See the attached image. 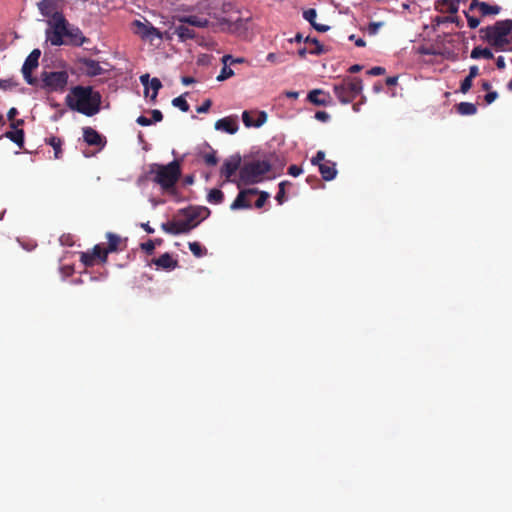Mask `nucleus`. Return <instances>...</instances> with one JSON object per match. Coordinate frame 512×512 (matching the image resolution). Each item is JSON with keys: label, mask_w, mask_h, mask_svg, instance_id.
Here are the masks:
<instances>
[{"label": "nucleus", "mask_w": 512, "mask_h": 512, "mask_svg": "<svg viewBox=\"0 0 512 512\" xmlns=\"http://www.w3.org/2000/svg\"><path fill=\"white\" fill-rule=\"evenodd\" d=\"M203 160L207 166H215L218 163L216 152L212 151L203 155Z\"/></svg>", "instance_id": "a19ab883"}, {"label": "nucleus", "mask_w": 512, "mask_h": 512, "mask_svg": "<svg viewBox=\"0 0 512 512\" xmlns=\"http://www.w3.org/2000/svg\"><path fill=\"white\" fill-rule=\"evenodd\" d=\"M40 56L41 51L39 49L32 50L22 66L23 77L30 85H34L37 82L36 78L32 76V71L38 67Z\"/></svg>", "instance_id": "9b49d317"}, {"label": "nucleus", "mask_w": 512, "mask_h": 512, "mask_svg": "<svg viewBox=\"0 0 512 512\" xmlns=\"http://www.w3.org/2000/svg\"><path fill=\"white\" fill-rule=\"evenodd\" d=\"M362 90V80L358 77H345L340 83L333 86L334 94L342 104L353 102Z\"/></svg>", "instance_id": "0eeeda50"}, {"label": "nucleus", "mask_w": 512, "mask_h": 512, "mask_svg": "<svg viewBox=\"0 0 512 512\" xmlns=\"http://www.w3.org/2000/svg\"><path fill=\"white\" fill-rule=\"evenodd\" d=\"M207 200L211 204H220L224 200V194L219 189H211L208 193Z\"/></svg>", "instance_id": "72a5a7b5"}, {"label": "nucleus", "mask_w": 512, "mask_h": 512, "mask_svg": "<svg viewBox=\"0 0 512 512\" xmlns=\"http://www.w3.org/2000/svg\"><path fill=\"white\" fill-rule=\"evenodd\" d=\"M267 120V114L263 111L259 112L258 113V118L257 120L255 121V127H260L262 126Z\"/></svg>", "instance_id": "603ef678"}, {"label": "nucleus", "mask_w": 512, "mask_h": 512, "mask_svg": "<svg viewBox=\"0 0 512 512\" xmlns=\"http://www.w3.org/2000/svg\"><path fill=\"white\" fill-rule=\"evenodd\" d=\"M258 193V189L256 188H249L241 190L235 200L232 202L230 208L232 210H238V209H249L252 207L251 201L248 199L251 195H256Z\"/></svg>", "instance_id": "2eb2a0df"}, {"label": "nucleus", "mask_w": 512, "mask_h": 512, "mask_svg": "<svg viewBox=\"0 0 512 512\" xmlns=\"http://www.w3.org/2000/svg\"><path fill=\"white\" fill-rule=\"evenodd\" d=\"M189 249L192 252V254L197 257H203L207 254V249L202 246L199 242H190L189 243Z\"/></svg>", "instance_id": "f704fd0d"}, {"label": "nucleus", "mask_w": 512, "mask_h": 512, "mask_svg": "<svg viewBox=\"0 0 512 512\" xmlns=\"http://www.w3.org/2000/svg\"><path fill=\"white\" fill-rule=\"evenodd\" d=\"M174 34L178 36L181 42L193 40L197 37V33L195 32V30L188 24L183 22H178V24L175 25Z\"/></svg>", "instance_id": "6ab92c4d"}, {"label": "nucleus", "mask_w": 512, "mask_h": 512, "mask_svg": "<svg viewBox=\"0 0 512 512\" xmlns=\"http://www.w3.org/2000/svg\"><path fill=\"white\" fill-rule=\"evenodd\" d=\"M24 124L23 119L13 120L10 124V127L14 130L18 129L19 126H22Z\"/></svg>", "instance_id": "69168bd1"}, {"label": "nucleus", "mask_w": 512, "mask_h": 512, "mask_svg": "<svg viewBox=\"0 0 512 512\" xmlns=\"http://www.w3.org/2000/svg\"><path fill=\"white\" fill-rule=\"evenodd\" d=\"M232 60L231 55H224L222 58V62L224 63V67L222 68L220 74L217 76V81H224L234 75V71L227 67V62Z\"/></svg>", "instance_id": "c756f323"}, {"label": "nucleus", "mask_w": 512, "mask_h": 512, "mask_svg": "<svg viewBox=\"0 0 512 512\" xmlns=\"http://www.w3.org/2000/svg\"><path fill=\"white\" fill-rule=\"evenodd\" d=\"M215 129L228 134H235L238 131L237 119L233 117L221 118L215 122Z\"/></svg>", "instance_id": "aec40b11"}, {"label": "nucleus", "mask_w": 512, "mask_h": 512, "mask_svg": "<svg viewBox=\"0 0 512 512\" xmlns=\"http://www.w3.org/2000/svg\"><path fill=\"white\" fill-rule=\"evenodd\" d=\"M308 101L317 106H327L330 97L321 89L311 90L307 95Z\"/></svg>", "instance_id": "4be33fe9"}, {"label": "nucleus", "mask_w": 512, "mask_h": 512, "mask_svg": "<svg viewBox=\"0 0 512 512\" xmlns=\"http://www.w3.org/2000/svg\"><path fill=\"white\" fill-rule=\"evenodd\" d=\"M325 161V152L322 150H319L314 157L311 159V163L314 166H320Z\"/></svg>", "instance_id": "c03bdc74"}, {"label": "nucleus", "mask_w": 512, "mask_h": 512, "mask_svg": "<svg viewBox=\"0 0 512 512\" xmlns=\"http://www.w3.org/2000/svg\"><path fill=\"white\" fill-rule=\"evenodd\" d=\"M256 195H258V199L255 202V207L257 209H260V208H262L265 205V203L269 199L270 195H269L268 192L259 191V190H258V193Z\"/></svg>", "instance_id": "58836bf2"}, {"label": "nucleus", "mask_w": 512, "mask_h": 512, "mask_svg": "<svg viewBox=\"0 0 512 512\" xmlns=\"http://www.w3.org/2000/svg\"><path fill=\"white\" fill-rule=\"evenodd\" d=\"M140 82L145 87L144 92H145L146 96L149 93V86H150V88L153 91L152 95H151V101L154 102L156 100L159 90L162 88L161 81L156 77H154L150 80L149 74H144V75L140 76Z\"/></svg>", "instance_id": "a211bd4d"}, {"label": "nucleus", "mask_w": 512, "mask_h": 512, "mask_svg": "<svg viewBox=\"0 0 512 512\" xmlns=\"http://www.w3.org/2000/svg\"><path fill=\"white\" fill-rule=\"evenodd\" d=\"M37 6L40 13L45 17L52 15L55 10L53 0H41L37 3Z\"/></svg>", "instance_id": "473e14b6"}, {"label": "nucleus", "mask_w": 512, "mask_h": 512, "mask_svg": "<svg viewBox=\"0 0 512 512\" xmlns=\"http://www.w3.org/2000/svg\"><path fill=\"white\" fill-rule=\"evenodd\" d=\"M473 85V79L469 76H466L465 79L461 82L460 92L466 94Z\"/></svg>", "instance_id": "37998d69"}, {"label": "nucleus", "mask_w": 512, "mask_h": 512, "mask_svg": "<svg viewBox=\"0 0 512 512\" xmlns=\"http://www.w3.org/2000/svg\"><path fill=\"white\" fill-rule=\"evenodd\" d=\"M363 69V66L362 65H359V64H354L352 66L349 67L348 71L352 74L354 73H358L360 72L361 70Z\"/></svg>", "instance_id": "0e129e2a"}, {"label": "nucleus", "mask_w": 512, "mask_h": 512, "mask_svg": "<svg viewBox=\"0 0 512 512\" xmlns=\"http://www.w3.org/2000/svg\"><path fill=\"white\" fill-rule=\"evenodd\" d=\"M460 0H438L435 9L442 13L455 14L458 11Z\"/></svg>", "instance_id": "b1692460"}, {"label": "nucleus", "mask_w": 512, "mask_h": 512, "mask_svg": "<svg viewBox=\"0 0 512 512\" xmlns=\"http://www.w3.org/2000/svg\"><path fill=\"white\" fill-rule=\"evenodd\" d=\"M241 167L240 155H233L223 163L221 167V175L225 177L226 182H233L237 184L238 181L232 179V176L237 170L240 171Z\"/></svg>", "instance_id": "f8f14e48"}, {"label": "nucleus", "mask_w": 512, "mask_h": 512, "mask_svg": "<svg viewBox=\"0 0 512 512\" xmlns=\"http://www.w3.org/2000/svg\"><path fill=\"white\" fill-rule=\"evenodd\" d=\"M302 173V168L297 166V165H291L289 166L288 168V174L293 176V177H297L299 176L300 174Z\"/></svg>", "instance_id": "3c124183"}, {"label": "nucleus", "mask_w": 512, "mask_h": 512, "mask_svg": "<svg viewBox=\"0 0 512 512\" xmlns=\"http://www.w3.org/2000/svg\"><path fill=\"white\" fill-rule=\"evenodd\" d=\"M475 8H478L480 10V13L482 16H488V15H497L501 8L498 5H490L486 2H471L469 6V10L472 11Z\"/></svg>", "instance_id": "412c9836"}, {"label": "nucleus", "mask_w": 512, "mask_h": 512, "mask_svg": "<svg viewBox=\"0 0 512 512\" xmlns=\"http://www.w3.org/2000/svg\"><path fill=\"white\" fill-rule=\"evenodd\" d=\"M172 105L179 108L183 112H188L190 108L188 102L184 99L183 96H178L174 98L172 100Z\"/></svg>", "instance_id": "e433bc0d"}, {"label": "nucleus", "mask_w": 512, "mask_h": 512, "mask_svg": "<svg viewBox=\"0 0 512 512\" xmlns=\"http://www.w3.org/2000/svg\"><path fill=\"white\" fill-rule=\"evenodd\" d=\"M150 173L155 174L153 181L158 184L164 191L170 192L174 189L176 183L181 177L182 171L180 162L173 160L172 162L162 165L153 164Z\"/></svg>", "instance_id": "20e7f679"}, {"label": "nucleus", "mask_w": 512, "mask_h": 512, "mask_svg": "<svg viewBox=\"0 0 512 512\" xmlns=\"http://www.w3.org/2000/svg\"><path fill=\"white\" fill-rule=\"evenodd\" d=\"M385 82L387 86H394L398 82V76L387 77Z\"/></svg>", "instance_id": "680f3d73"}, {"label": "nucleus", "mask_w": 512, "mask_h": 512, "mask_svg": "<svg viewBox=\"0 0 512 512\" xmlns=\"http://www.w3.org/2000/svg\"><path fill=\"white\" fill-rule=\"evenodd\" d=\"M207 15L216 20L222 30L234 34H244L248 30L249 18H242L234 5L224 0H207Z\"/></svg>", "instance_id": "f257e3e1"}, {"label": "nucleus", "mask_w": 512, "mask_h": 512, "mask_svg": "<svg viewBox=\"0 0 512 512\" xmlns=\"http://www.w3.org/2000/svg\"><path fill=\"white\" fill-rule=\"evenodd\" d=\"M305 43L307 44H310L312 45L313 47L311 49H309V53L310 54H313V55H322L326 52H328V49L322 45L318 39L316 38H311V37H306L305 38Z\"/></svg>", "instance_id": "c85d7f7f"}, {"label": "nucleus", "mask_w": 512, "mask_h": 512, "mask_svg": "<svg viewBox=\"0 0 512 512\" xmlns=\"http://www.w3.org/2000/svg\"><path fill=\"white\" fill-rule=\"evenodd\" d=\"M471 58L472 59H480V58H484V59H493V53L490 49L488 48H483L481 46H476L473 48V50L471 51Z\"/></svg>", "instance_id": "7c9ffc66"}, {"label": "nucleus", "mask_w": 512, "mask_h": 512, "mask_svg": "<svg viewBox=\"0 0 512 512\" xmlns=\"http://www.w3.org/2000/svg\"><path fill=\"white\" fill-rule=\"evenodd\" d=\"M286 184H287L286 181L279 183V190L275 197V199L279 205H282L285 202V199H286L285 198V186H286Z\"/></svg>", "instance_id": "79ce46f5"}, {"label": "nucleus", "mask_w": 512, "mask_h": 512, "mask_svg": "<svg viewBox=\"0 0 512 512\" xmlns=\"http://www.w3.org/2000/svg\"><path fill=\"white\" fill-rule=\"evenodd\" d=\"M315 118L319 121L326 122L329 120L330 115L326 111H317L315 113Z\"/></svg>", "instance_id": "5fc2aeb1"}, {"label": "nucleus", "mask_w": 512, "mask_h": 512, "mask_svg": "<svg viewBox=\"0 0 512 512\" xmlns=\"http://www.w3.org/2000/svg\"><path fill=\"white\" fill-rule=\"evenodd\" d=\"M479 75V68L476 65H473L469 68V74L467 76L472 79L476 78Z\"/></svg>", "instance_id": "bf43d9fd"}, {"label": "nucleus", "mask_w": 512, "mask_h": 512, "mask_svg": "<svg viewBox=\"0 0 512 512\" xmlns=\"http://www.w3.org/2000/svg\"><path fill=\"white\" fill-rule=\"evenodd\" d=\"M318 168L322 178L325 181H331L337 175L335 163L331 162L330 160L324 161V163L321 164Z\"/></svg>", "instance_id": "393cba45"}, {"label": "nucleus", "mask_w": 512, "mask_h": 512, "mask_svg": "<svg viewBox=\"0 0 512 512\" xmlns=\"http://www.w3.org/2000/svg\"><path fill=\"white\" fill-rule=\"evenodd\" d=\"M318 32H327L330 29V26L324 24H318L317 22L312 26Z\"/></svg>", "instance_id": "052dcab7"}, {"label": "nucleus", "mask_w": 512, "mask_h": 512, "mask_svg": "<svg viewBox=\"0 0 512 512\" xmlns=\"http://www.w3.org/2000/svg\"><path fill=\"white\" fill-rule=\"evenodd\" d=\"M47 40L54 46L65 44L77 47L88 41L79 28L70 26L61 15L54 16L52 30L47 31Z\"/></svg>", "instance_id": "7ed1b4c3"}, {"label": "nucleus", "mask_w": 512, "mask_h": 512, "mask_svg": "<svg viewBox=\"0 0 512 512\" xmlns=\"http://www.w3.org/2000/svg\"><path fill=\"white\" fill-rule=\"evenodd\" d=\"M151 114H152V122L162 121L163 114L160 110H158V109L152 110Z\"/></svg>", "instance_id": "4d7b16f0"}, {"label": "nucleus", "mask_w": 512, "mask_h": 512, "mask_svg": "<svg viewBox=\"0 0 512 512\" xmlns=\"http://www.w3.org/2000/svg\"><path fill=\"white\" fill-rule=\"evenodd\" d=\"M349 40L354 41L357 47H364L366 45V42L362 38L355 39L354 34L349 36Z\"/></svg>", "instance_id": "13d9d810"}, {"label": "nucleus", "mask_w": 512, "mask_h": 512, "mask_svg": "<svg viewBox=\"0 0 512 512\" xmlns=\"http://www.w3.org/2000/svg\"><path fill=\"white\" fill-rule=\"evenodd\" d=\"M2 137L8 138L14 142L19 147V149L24 150L25 133L23 129H13L12 131H7L0 136V138Z\"/></svg>", "instance_id": "bb28decb"}, {"label": "nucleus", "mask_w": 512, "mask_h": 512, "mask_svg": "<svg viewBox=\"0 0 512 512\" xmlns=\"http://www.w3.org/2000/svg\"><path fill=\"white\" fill-rule=\"evenodd\" d=\"M80 69L83 74L90 77L101 75L104 71L98 61L90 58L80 60Z\"/></svg>", "instance_id": "dca6fc26"}, {"label": "nucleus", "mask_w": 512, "mask_h": 512, "mask_svg": "<svg viewBox=\"0 0 512 512\" xmlns=\"http://www.w3.org/2000/svg\"><path fill=\"white\" fill-rule=\"evenodd\" d=\"M106 237L108 239V245L103 252L104 258H108L109 253L123 251L126 248V245L119 235L108 232Z\"/></svg>", "instance_id": "f3484780"}, {"label": "nucleus", "mask_w": 512, "mask_h": 512, "mask_svg": "<svg viewBox=\"0 0 512 512\" xmlns=\"http://www.w3.org/2000/svg\"><path fill=\"white\" fill-rule=\"evenodd\" d=\"M68 73L66 71H44L41 74L43 87L50 92H62L68 83Z\"/></svg>", "instance_id": "1a4fd4ad"}, {"label": "nucleus", "mask_w": 512, "mask_h": 512, "mask_svg": "<svg viewBox=\"0 0 512 512\" xmlns=\"http://www.w3.org/2000/svg\"><path fill=\"white\" fill-rule=\"evenodd\" d=\"M156 243L153 240H148L145 243L141 244V248L147 253L152 254L155 250Z\"/></svg>", "instance_id": "de8ad7c7"}, {"label": "nucleus", "mask_w": 512, "mask_h": 512, "mask_svg": "<svg viewBox=\"0 0 512 512\" xmlns=\"http://www.w3.org/2000/svg\"><path fill=\"white\" fill-rule=\"evenodd\" d=\"M464 13H465V16H466V19H467L468 26L471 29L477 28L479 26V24H480V19L477 18V17L469 15L467 12H464Z\"/></svg>", "instance_id": "49530a36"}, {"label": "nucleus", "mask_w": 512, "mask_h": 512, "mask_svg": "<svg viewBox=\"0 0 512 512\" xmlns=\"http://www.w3.org/2000/svg\"><path fill=\"white\" fill-rule=\"evenodd\" d=\"M161 228L164 232L172 234V235H179V234H186L187 229L183 225H181L180 220L175 221H168L166 223H162Z\"/></svg>", "instance_id": "a878e982"}, {"label": "nucleus", "mask_w": 512, "mask_h": 512, "mask_svg": "<svg viewBox=\"0 0 512 512\" xmlns=\"http://www.w3.org/2000/svg\"><path fill=\"white\" fill-rule=\"evenodd\" d=\"M18 114V110L15 107L9 109L7 117L10 121H13L15 116Z\"/></svg>", "instance_id": "e2e57ef3"}, {"label": "nucleus", "mask_w": 512, "mask_h": 512, "mask_svg": "<svg viewBox=\"0 0 512 512\" xmlns=\"http://www.w3.org/2000/svg\"><path fill=\"white\" fill-rule=\"evenodd\" d=\"M212 105V101L210 99H206L202 105L198 106L196 111L198 113H206L209 111L210 107Z\"/></svg>", "instance_id": "09e8293b"}, {"label": "nucleus", "mask_w": 512, "mask_h": 512, "mask_svg": "<svg viewBox=\"0 0 512 512\" xmlns=\"http://www.w3.org/2000/svg\"><path fill=\"white\" fill-rule=\"evenodd\" d=\"M45 143L50 145L53 150H54V158L55 159H61L62 158V154H63V150H62V145H63V140L57 136H51L49 138H46L45 139Z\"/></svg>", "instance_id": "cd10ccee"}, {"label": "nucleus", "mask_w": 512, "mask_h": 512, "mask_svg": "<svg viewBox=\"0 0 512 512\" xmlns=\"http://www.w3.org/2000/svg\"><path fill=\"white\" fill-rule=\"evenodd\" d=\"M181 82L183 85H190L195 82V79L193 77L184 76L182 77Z\"/></svg>", "instance_id": "774afa93"}, {"label": "nucleus", "mask_w": 512, "mask_h": 512, "mask_svg": "<svg viewBox=\"0 0 512 512\" xmlns=\"http://www.w3.org/2000/svg\"><path fill=\"white\" fill-rule=\"evenodd\" d=\"M177 21L186 23L193 29L214 26V23L207 16H204L203 13L178 16Z\"/></svg>", "instance_id": "ddd939ff"}, {"label": "nucleus", "mask_w": 512, "mask_h": 512, "mask_svg": "<svg viewBox=\"0 0 512 512\" xmlns=\"http://www.w3.org/2000/svg\"><path fill=\"white\" fill-rule=\"evenodd\" d=\"M317 12L314 8H309L303 12V18L308 21L311 26L316 23Z\"/></svg>", "instance_id": "ea45409f"}, {"label": "nucleus", "mask_w": 512, "mask_h": 512, "mask_svg": "<svg viewBox=\"0 0 512 512\" xmlns=\"http://www.w3.org/2000/svg\"><path fill=\"white\" fill-rule=\"evenodd\" d=\"M512 31V20H500L494 25H490L480 29L483 38L493 46L496 51H504L505 47L510 44L508 39Z\"/></svg>", "instance_id": "39448f33"}, {"label": "nucleus", "mask_w": 512, "mask_h": 512, "mask_svg": "<svg viewBox=\"0 0 512 512\" xmlns=\"http://www.w3.org/2000/svg\"><path fill=\"white\" fill-rule=\"evenodd\" d=\"M102 96L91 86H74L65 97V103L72 111L91 117L100 111Z\"/></svg>", "instance_id": "f03ea898"}, {"label": "nucleus", "mask_w": 512, "mask_h": 512, "mask_svg": "<svg viewBox=\"0 0 512 512\" xmlns=\"http://www.w3.org/2000/svg\"><path fill=\"white\" fill-rule=\"evenodd\" d=\"M136 122L137 124L141 125V126H149L152 124V120L141 115L139 116L137 119H136Z\"/></svg>", "instance_id": "6e6d98bb"}, {"label": "nucleus", "mask_w": 512, "mask_h": 512, "mask_svg": "<svg viewBox=\"0 0 512 512\" xmlns=\"http://www.w3.org/2000/svg\"><path fill=\"white\" fill-rule=\"evenodd\" d=\"M242 120L246 127H255V121L253 120L249 111H244L242 114Z\"/></svg>", "instance_id": "a18cd8bd"}, {"label": "nucleus", "mask_w": 512, "mask_h": 512, "mask_svg": "<svg viewBox=\"0 0 512 512\" xmlns=\"http://www.w3.org/2000/svg\"><path fill=\"white\" fill-rule=\"evenodd\" d=\"M152 263L164 270H172L178 266V261L173 259L169 253H164L159 258L153 259Z\"/></svg>", "instance_id": "5701e85b"}, {"label": "nucleus", "mask_w": 512, "mask_h": 512, "mask_svg": "<svg viewBox=\"0 0 512 512\" xmlns=\"http://www.w3.org/2000/svg\"><path fill=\"white\" fill-rule=\"evenodd\" d=\"M96 258L92 255L91 251L82 252L80 256V261L83 263L85 267H92L96 263Z\"/></svg>", "instance_id": "c9c22d12"}, {"label": "nucleus", "mask_w": 512, "mask_h": 512, "mask_svg": "<svg viewBox=\"0 0 512 512\" xmlns=\"http://www.w3.org/2000/svg\"><path fill=\"white\" fill-rule=\"evenodd\" d=\"M456 109L461 115H474L477 112V106L470 102H461L456 105Z\"/></svg>", "instance_id": "2f4dec72"}, {"label": "nucleus", "mask_w": 512, "mask_h": 512, "mask_svg": "<svg viewBox=\"0 0 512 512\" xmlns=\"http://www.w3.org/2000/svg\"><path fill=\"white\" fill-rule=\"evenodd\" d=\"M133 33L144 41L153 42L155 38L162 39V33L149 21L134 20L131 24Z\"/></svg>", "instance_id": "9d476101"}, {"label": "nucleus", "mask_w": 512, "mask_h": 512, "mask_svg": "<svg viewBox=\"0 0 512 512\" xmlns=\"http://www.w3.org/2000/svg\"><path fill=\"white\" fill-rule=\"evenodd\" d=\"M105 248H103L100 244H97L91 250L92 255L98 259L101 263H106L108 258H104L103 252Z\"/></svg>", "instance_id": "4c0bfd02"}, {"label": "nucleus", "mask_w": 512, "mask_h": 512, "mask_svg": "<svg viewBox=\"0 0 512 512\" xmlns=\"http://www.w3.org/2000/svg\"><path fill=\"white\" fill-rule=\"evenodd\" d=\"M180 214L183 216L179 219L181 225L186 227L188 233L210 215V210L204 206H190L180 210Z\"/></svg>", "instance_id": "6e6552de"}, {"label": "nucleus", "mask_w": 512, "mask_h": 512, "mask_svg": "<svg viewBox=\"0 0 512 512\" xmlns=\"http://www.w3.org/2000/svg\"><path fill=\"white\" fill-rule=\"evenodd\" d=\"M272 166L268 160H253L245 162L239 171L238 188L244 185L259 183L263 176L270 172Z\"/></svg>", "instance_id": "423d86ee"}, {"label": "nucleus", "mask_w": 512, "mask_h": 512, "mask_svg": "<svg viewBox=\"0 0 512 512\" xmlns=\"http://www.w3.org/2000/svg\"><path fill=\"white\" fill-rule=\"evenodd\" d=\"M498 97V93L495 91H488V93L485 95L484 99L487 104H491L494 102Z\"/></svg>", "instance_id": "864d4df0"}, {"label": "nucleus", "mask_w": 512, "mask_h": 512, "mask_svg": "<svg viewBox=\"0 0 512 512\" xmlns=\"http://www.w3.org/2000/svg\"><path fill=\"white\" fill-rule=\"evenodd\" d=\"M83 139L87 145L97 147L99 150L103 149L107 143L105 136L92 127L83 128Z\"/></svg>", "instance_id": "4468645a"}, {"label": "nucleus", "mask_w": 512, "mask_h": 512, "mask_svg": "<svg viewBox=\"0 0 512 512\" xmlns=\"http://www.w3.org/2000/svg\"><path fill=\"white\" fill-rule=\"evenodd\" d=\"M385 72H386L385 68L380 67V66H375V67H372L370 70H368L367 74L371 75V76H379V75L385 74Z\"/></svg>", "instance_id": "8fccbe9b"}, {"label": "nucleus", "mask_w": 512, "mask_h": 512, "mask_svg": "<svg viewBox=\"0 0 512 512\" xmlns=\"http://www.w3.org/2000/svg\"><path fill=\"white\" fill-rule=\"evenodd\" d=\"M496 66L498 69H504L506 64H505V60H504V57L502 56H499L496 60Z\"/></svg>", "instance_id": "338daca9"}]
</instances>
